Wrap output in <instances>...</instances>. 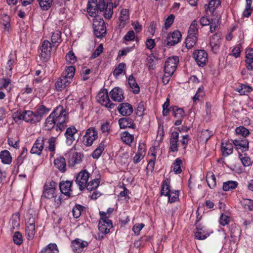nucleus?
<instances>
[{"label": "nucleus", "instance_id": "f257e3e1", "mask_svg": "<svg viewBox=\"0 0 253 253\" xmlns=\"http://www.w3.org/2000/svg\"><path fill=\"white\" fill-rule=\"evenodd\" d=\"M113 2L112 0H88L87 5V12L91 17L97 16L96 13L98 11L103 12V15L106 19H110L113 15Z\"/></svg>", "mask_w": 253, "mask_h": 253}, {"label": "nucleus", "instance_id": "f03ea898", "mask_svg": "<svg viewBox=\"0 0 253 253\" xmlns=\"http://www.w3.org/2000/svg\"><path fill=\"white\" fill-rule=\"evenodd\" d=\"M50 114L57 122L56 131L59 135L67 127L66 124L69 120V113L63 106L59 105L54 108Z\"/></svg>", "mask_w": 253, "mask_h": 253}, {"label": "nucleus", "instance_id": "7ed1b4c3", "mask_svg": "<svg viewBox=\"0 0 253 253\" xmlns=\"http://www.w3.org/2000/svg\"><path fill=\"white\" fill-rule=\"evenodd\" d=\"M190 140L188 134L183 135L181 136L179 140V132L176 131H172L169 136V153H176L178 151L179 142L180 143L182 149L185 151Z\"/></svg>", "mask_w": 253, "mask_h": 253}, {"label": "nucleus", "instance_id": "20e7f679", "mask_svg": "<svg viewBox=\"0 0 253 253\" xmlns=\"http://www.w3.org/2000/svg\"><path fill=\"white\" fill-rule=\"evenodd\" d=\"M13 117L15 122L19 121H24L31 124L38 123L35 112L31 110L22 111L21 110H18L13 114Z\"/></svg>", "mask_w": 253, "mask_h": 253}, {"label": "nucleus", "instance_id": "39448f33", "mask_svg": "<svg viewBox=\"0 0 253 253\" xmlns=\"http://www.w3.org/2000/svg\"><path fill=\"white\" fill-rule=\"evenodd\" d=\"M92 28L95 36L100 39L104 37L106 35V27L102 18L95 16L93 19Z\"/></svg>", "mask_w": 253, "mask_h": 253}, {"label": "nucleus", "instance_id": "423d86ee", "mask_svg": "<svg viewBox=\"0 0 253 253\" xmlns=\"http://www.w3.org/2000/svg\"><path fill=\"white\" fill-rule=\"evenodd\" d=\"M99 214L100 218L98 223V229L101 233L107 234L113 227L112 221L109 219V216H107L105 212L100 211Z\"/></svg>", "mask_w": 253, "mask_h": 253}, {"label": "nucleus", "instance_id": "0eeeda50", "mask_svg": "<svg viewBox=\"0 0 253 253\" xmlns=\"http://www.w3.org/2000/svg\"><path fill=\"white\" fill-rule=\"evenodd\" d=\"M40 57L42 61L48 62L51 57L52 50L51 43L46 40H44L39 46Z\"/></svg>", "mask_w": 253, "mask_h": 253}, {"label": "nucleus", "instance_id": "6e6552de", "mask_svg": "<svg viewBox=\"0 0 253 253\" xmlns=\"http://www.w3.org/2000/svg\"><path fill=\"white\" fill-rule=\"evenodd\" d=\"M208 54L204 49L194 50L192 53V57L198 66L204 67L208 62Z\"/></svg>", "mask_w": 253, "mask_h": 253}, {"label": "nucleus", "instance_id": "1a4fd4ad", "mask_svg": "<svg viewBox=\"0 0 253 253\" xmlns=\"http://www.w3.org/2000/svg\"><path fill=\"white\" fill-rule=\"evenodd\" d=\"M98 138V132L94 127L87 128L83 137L82 142L87 147L92 146L93 142Z\"/></svg>", "mask_w": 253, "mask_h": 253}, {"label": "nucleus", "instance_id": "9d476101", "mask_svg": "<svg viewBox=\"0 0 253 253\" xmlns=\"http://www.w3.org/2000/svg\"><path fill=\"white\" fill-rule=\"evenodd\" d=\"M56 183L53 180L46 181L44 186L42 197L51 199L56 196Z\"/></svg>", "mask_w": 253, "mask_h": 253}, {"label": "nucleus", "instance_id": "9b49d317", "mask_svg": "<svg viewBox=\"0 0 253 253\" xmlns=\"http://www.w3.org/2000/svg\"><path fill=\"white\" fill-rule=\"evenodd\" d=\"M97 101L106 108L112 109H114L116 104L111 102L108 93V90L106 88L103 89L97 94Z\"/></svg>", "mask_w": 253, "mask_h": 253}, {"label": "nucleus", "instance_id": "f8f14e48", "mask_svg": "<svg viewBox=\"0 0 253 253\" xmlns=\"http://www.w3.org/2000/svg\"><path fill=\"white\" fill-rule=\"evenodd\" d=\"M178 62L179 59L177 56L169 57L165 62L164 71L167 72L169 75H173Z\"/></svg>", "mask_w": 253, "mask_h": 253}, {"label": "nucleus", "instance_id": "ddd939ff", "mask_svg": "<svg viewBox=\"0 0 253 253\" xmlns=\"http://www.w3.org/2000/svg\"><path fill=\"white\" fill-rule=\"evenodd\" d=\"M89 175L90 174L86 169L81 171L77 175L75 181L80 190L82 191L85 188Z\"/></svg>", "mask_w": 253, "mask_h": 253}, {"label": "nucleus", "instance_id": "4468645a", "mask_svg": "<svg viewBox=\"0 0 253 253\" xmlns=\"http://www.w3.org/2000/svg\"><path fill=\"white\" fill-rule=\"evenodd\" d=\"M88 243L79 238L73 240L71 243V247L74 253H82L84 249L87 247Z\"/></svg>", "mask_w": 253, "mask_h": 253}, {"label": "nucleus", "instance_id": "2eb2a0df", "mask_svg": "<svg viewBox=\"0 0 253 253\" xmlns=\"http://www.w3.org/2000/svg\"><path fill=\"white\" fill-rule=\"evenodd\" d=\"M45 140V138L44 137H39L34 142L31 149V153L40 156L43 149Z\"/></svg>", "mask_w": 253, "mask_h": 253}, {"label": "nucleus", "instance_id": "dca6fc26", "mask_svg": "<svg viewBox=\"0 0 253 253\" xmlns=\"http://www.w3.org/2000/svg\"><path fill=\"white\" fill-rule=\"evenodd\" d=\"M17 58L16 51L10 52L8 56L7 61L5 66L7 76L11 77L14 65L17 63Z\"/></svg>", "mask_w": 253, "mask_h": 253}, {"label": "nucleus", "instance_id": "f3484780", "mask_svg": "<svg viewBox=\"0 0 253 253\" xmlns=\"http://www.w3.org/2000/svg\"><path fill=\"white\" fill-rule=\"evenodd\" d=\"M221 37L219 33H216L213 35L210 40V46L211 50L214 54H217L220 49L221 45Z\"/></svg>", "mask_w": 253, "mask_h": 253}, {"label": "nucleus", "instance_id": "a211bd4d", "mask_svg": "<svg viewBox=\"0 0 253 253\" xmlns=\"http://www.w3.org/2000/svg\"><path fill=\"white\" fill-rule=\"evenodd\" d=\"M182 35L178 30H174L170 33L167 38V45L173 46L179 43L181 39Z\"/></svg>", "mask_w": 253, "mask_h": 253}, {"label": "nucleus", "instance_id": "6ab92c4d", "mask_svg": "<svg viewBox=\"0 0 253 253\" xmlns=\"http://www.w3.org/2000/svg\"><path fill=\"white\" fill-rule=\"evenodd\" d=\"M171 108L173 115L174 118L177 119L175 121L174 125L177 126L180 125L184 116H185V111L183 108H179L177 106H173Z\"/></svg>", "mask_w": 253, "mask_h": 253}, {"label": "nucleus", "instance_id": "aec40b11", "mask_svg": "<svg viewBox=\"0 0 253 253\" xmlns=\"http://www.w3.org/2000/svg\"><path fill=\"white\" fill-rule=\"evenodd\" d=\"M78 132V130L74 126L67 128L66 131L64 133L66 138V144L70 146L74 141L75 140V135Z\"/></svg>", "mask_w": 253, "mask_h": 253}, {"label": "nucleus", "instance_id": "412c9836", "mask_svg": "<svg viewBox=\"0 0 253 253\" xmlns=\"http://www.w3.org/2000/svg\"><path fill=\"white\" fill-rule=\"evenodd\" d=\"M233 144L237 151L240 150L241 152H244L249 150V142L246 138L234 139L233 140Z\"/></svg>", "mask_w": 253, "mask_h": 253}, {"label": "nucleus", "instance_id": "4be33fe9", "mask_svg": "<svg viewBox=\"0 0 253 253\" xmlns=\"http://www.w3.org/2000/svg\"><path fill=\"white\" fill-rule=\"evenodd\" d=\"M111 99L116 102H122L125 97L124 96L123 90L119 87H115L109 93Z\"/></svg>", "mask_w": 253, "mask_h": 253}, {"label": "nucleus", "instance_id": "5701e85b", "mask_svg": "<svg viewBox=\"0 0 253 253\" xmlns=\"http://www.w3.org/2000/svg\"><path fill=\"white\" fill-rule=\"evenodd\" d=\"M119 113L123 116H130L133 111L132 105L128 103H122L118 106Z\"/></svg>", "mask_w": 253, "mask_h": 253}, {"label": "nucleus", "instance_id": "b1692460", "mask_svg": "<svg viewBox=\"0 0 253 253\" xmlns=\"http://www.w3.org/2000/svg\"><path fill=\"white\" fill-rule=\"evenodd\" d=\"M72 181L68 180L60 182L59 184V188L61 193L68 197H71L72 196L71 192H72Z\"/></svg>", "mask_w": 253, "mask_h": 253}, {"label": "nucleus", "instance_id": "393cba45", "mask_svg": "<svg viewBox=\"0 0 253 253\" xmlns=\"http://www.w3.org/2000/svg\"><path fill=\"white\" fill-rule=\"evenodd\" d=\"M118 123L121 129L126 128L135 129L136 127L133 120L129 117L121 118L119 120Z\"/></svg>", "mask_w": 253, "mask_h": 253}, {"label": "nucleus", "instance_id": "a878e982", "mask_svg": "<svg viewBox=\"0 0 253 253\" xmlns=\"http://www.w3.org/2000/svg\"><path fill=\"white\" fill-rule=\"evenodd\" d=\"M82 161V155L79 152H71L69 154L68 165L69 167H74L77 164H80Z\"/></svg>", "mask_w": 253, "mask_h": 253}, {"label": "nucleus", "instance_id": "bb28decb", "mask_svg": "<svg viewBox=\"0 0 253 253\" xmlns=\"http://www.w3.org/2000/svg\"><path fill=\"white\" fill-rule=\"evenodd\" d=\"M50 111V108H47L43 105H37L35 113L38 123L41 122L43 117L47 115Z\"/></svg>", "mask_w": 253, "mask_h": 253}, {"label": "nucleus", "instance_id": "cd10ccee", "mask_svg": "<svg viewBox=\"0 0 253 253\" xmlns=\"http://www.w3.org/2000/svg\"><path fill=\"white\" fill-rule=\"evenodd\" d=\"M57 125V122L55 121L54 117L50 114L44 121L43 128L46 131H50L54 128L56 131Z\"/></svg>", "mask_w": 253, "mask_h": 253}, {"label": "nucleus", "instance_id": "c85d7f7f", "mask_svg": "<svg viewBox=\"0 0 253 253\" xmlns=\"http://www.w3.org/2000/svg\"><path fill=\"white\" fill-rule=\"evenodd\" d=\"M221 150L222 155L224 157H227L233 153V146L232 143L228 140H225L222 142L221 145Z\"/></svg>", "mask_w": 253, "mask_h": 253}, {"label": "nucleus", "instance_id": "c756f323", "mask_svg": "<svg viewBox=\"0 0 253 253\" xmlns=\"http://www.w3.org/2000/svg\"><path fill=\"white\" fill-rule=\"evenodd\" d=\"M54 165L62 173L67 170V165L65 159L63 156L57 157L54 161Z\"/></svg>", "mask_w": 253, "mask_h": 253}, {"label": "nucleus", "instance_id": "7c9ffc66", "mask_svg": "<svg viewBox=\"0 0 253 253\" xmlns=\"http://www.w3.org/2000/svg\"><path fill=\"white\" fill-rule=\"evenodd\" d=\"M129 19V11L127 9H123L121 10L119 17V28L123 29L126 25Z\"/></svg>", "mask_w": 253, "mask_h": 253}, {"label": "nucleus", "instance_id": "2f4dec72", "mask_svg": "<svg viewBox=\"0 0 253 253\" xmlns=\"http://www.w3.org/2000/svg\"><path fill=\"white\" fill-rule=\"evenodd\" d=\"M70 83L71 81L68 80L66 77H63V75H62L55 83V88L57 91H61L68 86Z\"/></svg>", "mask_w": 253, "mask_h": 253}, {"label": "nucleus", "instance_id": "473e14b6", "mask_svg": "<svg viewBox=\"0 0 253 253\" xmlns=\"http://www.w3.org/2000/svg\"><path fill=\"white\" fill-rule=\"evenodd\" d=\"M170 186V179L166 178L161 184V195L168 197L171 192Z\"/></svg>", "mask_w": 253, "mask_h": 253}, {"label": "nucleus", "instance_id": "72a5a7b5", "mask_svg": "<svg viewBox=\"0 0 253 253\" xmlns=\"http://www.w3.org/2000/svg\"><path fill=\"white\" fill-rule=\"evenodd\" d=\"M10 17L5 14H1L0 16V24H1L2 25V29L5 31H7L8 32H9V30L11 28L10 25Z\"/></svg>", "mask_w": 253, "mask_h": 253}, {"label": "nucleus", "instance_id": "f704fd0d", "mask_svg": "<svg viewBox=\"0 0 253 253\" xmlns=\"http://www.w3.org/2000/svg\"><path fill=\"white\" fill-rule=\"evenodd\" d=\"M20 214L18 212H16L12 215L10 218L9 223L11 226V230H14L20 226Z\"/></svg>", "mask_w": 253, "mask_h": 253}, {"label": "nucleus", "instance_id": "c9c22d12", "mask_svg": "<svg viewBox=\"0 0 253 253\" xmlns=\"http://www.w3.org/2000/svg\"><path fill=\"white\" fill-rule=\"evenodd\" d=\"M235 90L241 95H247L253 90V88L249 85L241 84L236 88Z\"/></svg>", "mask_w": 253, "mask_h": 253}, {"label": "nucleus", "instance_id": "e433bc0d", "mask_svg": "<svg viewBox=\"0 0 253 253\" xmlns=\"http://www.w3.org/2000/svg\"><path fill=\"white\" fill-rule=\"evenodd\" d=\"M127 81L132 92L134 94H138L140 91V88L132 74L128 76Z\"/></svg>", "mask_w": 253, "mask_h": 253}, {"label": "nucleus", "instance_id": "4c0bfd02", "mask_svg": "<svg viewBox=\"0 0 253 253\" xmlns=\"http://www.w3.org/2000/svg\"><path fill=\"white\" fill-rule=\"evenodd\" d=\"M57 246L55 243H50L43 248L39 253H58Z\"/></svg>", "mask_w": 253, "mask_h": 253}, {"label": "nucleus", "instance_id": "58836bf2", "mask_svg": "<svg viewBox=\"0 0 253 253\" xmlns=\"http://www.w3.org/2000/svg\"><path fill=\"white\" fill-rule=\"evenodd\" d=\"M51 41L53 46L57 47L62 41L61 31L56 30L53 32L51 37Z\"/></svg>", "mask_w": 253, "mask_h": 253}, {"label": "nucleus", "instance_id": "ea45409f", "mask_svg": "<svg viewBox=\"0 0 253 253\" xmlns=\"http://www.w3.org/2000/svg\"><path fill=\"white\" fill-rule=\"evenodd\" d=\"M0 159L1 162L4 164L9 165L12 162V157L10 152L4 150L0 152Z\"/></svg>", "mask_w": 253, "mask_h": 253}, {"label": "nucleus", "instance_id": "a19ab883", "mask_svg": "<svg viewBox=\"0 0 253 253\" xmlns=\"http://www.w3.org/2000/svg\"><path fill=\"white\" fill-rule=\"evenodd\" d=\"M86 209V208L82 205L76 204L72 210L74 217L75 218H79L82 212H85Z\"/></svg>", "mask_w": 253, "mask_h": 253}, {"label": "nucleus", "instance_id": "79ce46f5", "mask_svg": "<svg viewBox=\"0 0 253 253\" xmlns=\"http://www.w3.org/2000/svg\"><path fill=\"white\" fill-rule=\"evenodd\" d=\"M105 148V142L102 141L97 147L93 151L91 156L93 159H97L101 155Z\"/></svg>", "mask_w": 253, "mask_h": 253}, {"label": "nucleus", "instance_id": "37998d69", "mask_svg": "<svg viewBox=\"0 0 253 253\" xmlns=\"http://www.w3.org/2000/svg\"><path fill=\"white\" fill-rule=\"evenodd\" d=\"M197 231L195 233V238L196 239L202 240L206 239L209 236V234L206 233L204 230L201 227L200 225L196 227Z\"/></svg>", "mask_w": 253, "mask_h": 253}, {"label": "nucleus", "instance_id": "c03bdc74", "mask_svg": "<svg viewBox=\"0 0 253 253\" xmlns=\"http://www.w3.org/2000/svg\"><path fill=\"white\" fill-rule=\"evenodd\" d=\"M197 40L198 37L197 36L188 35L185 41V43L187 48H192L195 45Z\"/></svg>", "mask_w": 253, "mask_h": 253}, {"label": "nucleus", "instance_id": "a18cd8bd", "mask_svg": "<svg viewBox=\"0 0 253 253\" xmlns=\"http://www.w3.org/2000/svg\"><path fill=\"white\" fill-rule=\"evenodd\" d=\"M238 183L236 181L229 180L223 183L222 189L224 191H229L237 187Z\"/></svg>", "mask_w": 253, "mask_h": 253}, {"label": "nucleus", "instance_id": "49530a36", "mask_svg": "<svg viewBox=\"0 0 253 253\" xmlns=\"http://www.w3.org/2000/svg\"><path fill=\"white\" fill-rule=\"evenodd\" d=\"M121 140L126 144L130 145L134 140V136L125 131L121 133Z\"/></svg>", "mask_w": 253, "mask_h": 253}, {"label": "nucleus", "instance_id": "de8ad7c7", "mask_svg": "<svg viewBox=\"0 0 253 253\" xmlns=\"http://www.w3.org/2000/svg\"><path fill=\"white\" fill-rule=\"evenodd\" d=\"M36 232L35 226H25V236L28 240L34 239Z\"/></svg>", "mask_w": 253, "mask_h": 253}, {"label": "nucleus", "instance_id": "09e8293b", "mask_svg": "<svg viewBox=\"0 0 253 253\" xmlns=\"http://www.w3.org/2000/svg\"><path fill=\"white\" fill-rule=\"evenodd\" d=\"M75 70L76 69L74 66H69L66 69L65 72L63 73L62 75H63L64 77H66L68 80L71 81L74 77Z\"/></svg>", "mask_w": 253, "mask_h": 253}, {"label": "nucleus", "instance_id": "8fccbe9b", "mask_svg": "<svg viewBox=\"0 0 253 253\" xmlns=\"http://www.w3.org/2000/svg\"><path fill=\"white\" fill-rule=\"evenodd\" d=\"M126 68V64L124 62L119 64V65L115 68L113 72V75L117 78L118 76L122 74L123 72L125 73Z\"/></svg>", "mask_w": 253, "mask_h": 253}, {"label": "nucleus", "instance_id": "3c124183", "mask_svg": "<svg viewBox=\"0 0 253 253\" xmlns=\"http://www.w3.org/2000/svg\"><path fill=\"white\" fill-rule=\"evenodd\" d=\"M53 0H38L39 5L42 10H48L52 5Z\"/></svg>", "mask_w": 253, "mask_h": 253}, {"label": "nucleus", "instance_id": "603ef678", "mask_svg": "<svg viewBox=\"0 0 253 253\" xmlns=\"http://www.w3.org/2000/svg\"><path fill=\"white\" fill-rule=\"evenodd\" d=\"M216 2L212 0H211L209 2L208 5H205L206 11L209 10L211 14L213 15L215 9L221 5L220 4H216Z\"/></svg>", "mask_w": 253, "mask_h": 253}, {"label": "nucleus", "instance_id": "864d4df0", "mask_svg": "<svg viewBox=\"0 0 253 253\" xmlns=\"http://www.w3.org/2000/svg\"><path fill=\"white\" fill-rule=\"evenodd\" d=\"M99 183L100 179L95 178L93 180H91L88 183H87L86 186H85V187L86 188V189L87 190L91 191L97 188L99 186Z\"/></svg>", "mask_w": 253, "mask_h": 253}, {"label": "nucleus", "instance_id": "5fc2aeb1", "mask_svg": "<svg viewBox=\"0 0 253 253\" xmlns=\"http://www.w3.org/2000/svg\"><path fill=\"white\" fill-rule=\"evenodd\" d=\"M235 133L236 134L241 135L244 138L247 137L250 133L249 129L244 126L237 127L235 129Z\"/></svg>", "mask_w": 253, "mask_h": 253}, {"label": "nucleus", "instance_id": "6e6d98bb", "mask_svg": "<svg viewBox=\"0 0 253 253\" xmlns=\"http://www.w3.org/2000/svg\"><path fill=\"white\" fill-rule=\"evenodd\" d=\"M198 24L196 20H194L191 24L188 30V35L192 36L198 35Z\"/></svg>", "mask_w": 253, "mask_h": 253}, {"label": "nucleus", "instance_id": "4d7b16f0", "mask_svg": "<svg viewBox=\"0 0 253 253\" xmlns=\"http://www.w3.org/2000/svg\"><path fill=\"white\" fill-rule=\"evenodd\" d=\"M182 164L181 160L178 158H176L173 162V170L176 174H179L182 172L181 166Z\"/></svg>", "mask_w": 253, "mask_h": 253}, {"label": "nucleus", "instance_id": "13d9d810", "mask_svg": "<svg viewBox=\"0 0 253 253\" xmlns=\"http://www.w3.org/2000/svg\"><path fill=\"white\" fill-rule=\"evenodd\" d=\"M151 158L148 160V163L147 166V169L153 172L154 169L155 161L156 160V154L154 152L151 154Z\"/></svg>", "mask_w": 253, "mask_h": 253}, {"label": "nucleus", "instance_id": "bf43d9fd", "mask_svg": "<svg viewBox=\"0 0 253 253\" xmlns=\"http://www.w3.org/2000/svg\"><path fill=\"white\" fill-rule=\"evenodd\" d=\"M179 191L174 190L171 191L168 197V202L170 203H174L179 200Z\"/></svg>", "mask_w": 253, "mask_h": 253}, {"label": "nucleus", "instance_id": "052dcab7", "mask_svg": "<svg viewBox=\"0 0 253 253\" xmlns=\"http://www.w3.org/2000/svg\"><path fill=\"white\" fill-rule=\"evenodd\" d=\"M146 110L145 107V102L143 101L140 102L138 105L136 110V114L139 117H142L144 115V112Z\"/></svg>", "mask_w": 253, "mask_h": 253}, {"label": "nucleus", "instance_id": "680f3d73", "mask_svg": "<svg viewBox=\"0 0 253 253\" xmlns=\"http://www.w3.org/2000/svg\"><path fill=\"white\" fill-rule=\"evenodd\" d=\"M206 181L208 186L211 189L214 188L216 185V178L213 173L210 176H207Z\"/></svg>", "mask_w": 253, "mask_h": 253}, {"label": "nucleus", "instance_id": "e2e57ef3", "mask_svg": "<svg viewBox=\"0 0 253 253\" xmlns=\"http://www.w3.org/2000/svg\"><path fill=\"white\" fill-rule=\"evenodd\" d=\"M230 217L225 213H222L219 219V223L222 226H225L229 224Z\"/></svg>", "mask_w": 253, "mask_h": 253}, {"label": "nucleus", "instance_id": "0e129e2a", "mask_svg": "<svg viewBox=\"0 0 253 253\" xmlns=\"http://www.w3.org/2000/svg\"><path fill=\"white\" fill-rule=\"evenodd\" d=\"M13 241L16 245H21L23 243L22 234L19 231L15 232L13 236Z\"/></svg>", "mask_w": 253, "mask_h": 253}, {"label": "nucleus", "instance_id": "69168bd1", "mask_svg": "<svg viewBox=\"0 0 253 253\" xmlns=\"http://www.w3.org/2000/svg\"><path fill=\"white\" fill-rule=\"evenodd\" d=\"M242 204L245 210L250 211H253V200L249 199H244Z\"/></svg>", "mask_w": 253, "mask_h": 253}, {"label": "nucleus", "instance_id": "338daca9", "mask_svg": "<svg viewBox=\"0 0 253 253\" xmlns=\"http://www.w3.org/2000/svg\"><path fill=\"white\" fill-rule=\"evenodd\" d=\"M229 230L231 238L236 237V234L239 233V229L236 223H232L229 225Z\"/></svg>", "mask_w": 253, "mask_h": 253}, {"label": "nucleus", "instance_id": "774afa93", "mask_svg": "<svg viewBox=\"0 0 253 253\" xmlns=\"http://www.w3.org/2000/svg\"><path fill=\"white\" fill-rule=\"evenodd\" d=\"M25 226H35V218L32 214L27 213L26 214Z\"/></svg>", "mask_w": 253, "mask_h": 253}]
</instances>
